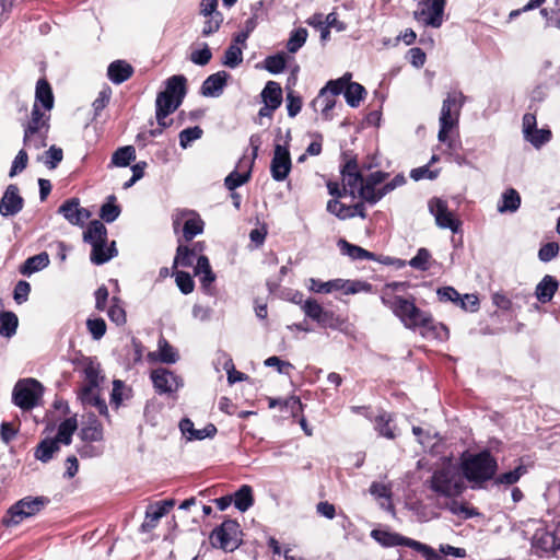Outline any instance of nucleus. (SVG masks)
Here are the masks:
<instances>
[{"label": "nucleus", "instance_id": "obj_61", "mask_svg": "<svg viewBox=\"0 0 560 560\" xmlns=\"http://www.w3.org/2000/svg\"><path fill=\"white\" fill-rule=\"evenodd\" d=\"M86 328L94 340H100L106 334L107 325L104 318L94 317L86 319Z\"/></svg>", "mask_w": 560, "mask_h": 560}, {"label": "nucleus", "instance_id": "obj_14", "mask_svg": "<svg viewBox=\"0 0 560 560\" xmlns=\"http://www.w3.org/2000/svg\"><path fill=\"white\" fill-rule=\"evenodd\" d=\"M230 77V73L224 70L210 74L202 82L200 94L205 97H219L223 93Z\"/></svg>", "mask_w": 560, "mask_h": 560}, {"label": "nucleus", "instance_id": "obj_7", "mask_svg": "<svg viewBox=\"0 0 560 560\" xmlns=\"http://www.w3.org/2000/svg\"><path fill=\"white\" fill-rule=\"evenodd\" d=\"M240 534L238 522L231 518L225 520L212 530L210 538L215 540L212 541V546L224 551H234L242 541L241 538H238Z\"/></svg>", "mask_w": 560, "mask_h": 560}, {"label": "nucleus", "instance_id": "obj_30", "mask_svg": "<svg viewBox=\"0 0 560 560\" xmlns=\"http://www.w3.org/2000/svg\"><path fill=\"white\" fill-rule=\"evenodd\" d=\"M235 509L246 512L254 504L253 488L249 485H242L232 495Z\"/></svg>", "mask_w": 560, "mask_h": 560}, {"label": "nucleus", "instance_id": "obj_24", "mask_svg": "<svg viewBox=\"0 0 560 560\" xmlns=\"http://www.w3.org/2000/svg\"><path fill=\"white\" fill-rule=\"evenodd\" d=\"M521 195L515 188L505 189L498 202V211L500 213H514L521 207Z\"/></svg>", "mask_w": 560, "mask_h": 560}, {"label": "nucleus", "instance_id": "obj_31", "mask_svg": "<svg viewBox=\"0 0 560 560\" xmlns=\"http://www.w3.org/2000/svg\"><path fill=\"white\" fill-rule=\"evenodd\" d=\"M365 95V88L362 84L353 82L350 79L343 94V97L348 106H350L351 108L359 107L360 103L364 100Z\"/></svg>", "mask_w": 560, "mask_h": 560}, {"label": "nucleus", "instance_id": "obj_59", "mask_svg": "<svg viewBox=\"0 0 560 560\" xmlns=\"http://www.w3.org/2000/svg\"><path fill=\"white\" fill-rule=\"evenodd\" d=\"M431 253L425 247H420L416 255L408 261V265L417 270L427 271L430 269L429 260Z\"/></svg>", "mask_w": 560, "mask_h": 560}, {"label": "nucleus", "instance_id": "obj_37", "mask_svg": "<svg viewBox=\"0 0 560 560\" xmlns=\"http://www.w3.org/2000/svg\"><path fill=\"white\" fill-rule=\"evenodd\" d=\"M121 209L116 203V197L109 195L106 201L101 206L100 218L106 223H113L120 215Z\"/></svg>", "mask_w": 560, "mask_h": 560}, {"label": "nucleus", "instance_id": "obj_42", "mask_svg": "<svg viewBox=\"0 0 560 560\" xmlns=\"http://www.w3.org/2000/svg\"><path fill=\"white\" fill-rule=\"evenodd\" d=\"M308 36V32L304 27H298L291 31L288 43H287V49L290 54L298 52L306 43Z\"/></svg>", "mask_w": 560, "mask_h": 560}, {"label": "nucleus", "instance_id": "obj_54", "mask_svg": "<svg viewBox=\"0 0 560 560\" xmlns=\"http://www.w3.org/2000/svg\"><path fill=\"white\" fill-rule=\"evenodd\" d=\"M202 135L203 130L199 126L183 129L178 135L180 148L187 149L194 141L199 140Z\"/></svg>", "mask_w": 560, "mask_h": 560}, {"label": "nucleus", "instance_id": "obj_27", "mask_svg": "<svg viewBox=\"0 0 560 560\" xmlns=\"http://www.w3.org/2000/svg\"><path fill=\"white\" fill-rule=\"evenodd\" d=\"M59 450L58 441L52 438H45L37 444L34 457L42 463H48Z\"/></svg>", "mask_w": 560, "mask_h": 560}, {"label": "nucleus", "instance_id": "obj_19", "mask_svg": "<svg viewBox=\"0 0 560 560\" xmlns=\"http://www.w3.org/2000/svg\"><path fill=\"white\" fill-rule=\"evenodd\" d=\"M337 246L343 256H348L352 260H375L376 254L372 253L359 245L352 244L345 238H339Z\"/></svg>", "mask_w": 560, "mask_h": 560}, {"label": "nucleus", "instance_id": "obj_18", "mask_svg": "<svg viewBox=\"0 0 560 560\" xmlns=\"http://www.w3.org/2000/svg\"><path fill=\"white\" fill-rule=\"evenodd\" d=\"M133 67L126 60L118 59L112 61L107 67V78L114 84H121L133 74Z\"/></svg>", "mask_w": 560, "mask_h": 560}, {"label": "nucleus", "instance_id": "obj_35", "mask_svg": "<svg viewBox=\"0 0 560 560\" xmlns=\"http://www.w3.org/2000/svg\"><path fill=\"white\" fill-rule=\"evenodd\" d=\"M83 372L86 384L81 389H84V395L88 396L91 394V390H94L100 386V368L90 360Z\"/></svg>", "mask_w": 560, "mask_h": 560}, {"label": "nucleus", "instance_id": "obj_3", "mask_svg": "<svg viewBox=\"0 0 560 560\" xmlns=\"http://www.w3.org/2000/svg\"><path fill=\"white\" fill-rule=\"evenodd\" d=\"M428 485L433 492L448 499H456L466 490L462 474L451 465L434 470Z\"/></svg>", "mask_w": 560, "mask_h": 560}, {"label": "nucleus", "instance_id": "obj_33", "mask_svg": "<svg viewBox=\"0 0 560 560\" xmlns=\"http://www.w3.org/2000/svg\"><path fill=\"white\" fill-rule=\"evenodd\" d=\"M19 326L18 316L11 311L0 313V336L11 338L16 334Z\"/></svg>", "mask_w": 560, "mask_h": 560}, {"label": "nucleus", "instance_id": "obj_52", "mask_svg": "<svg viewBox=\"0 0 560 560\" xmlns=\"http://www.w3.org/2000/svg\"><path fill=\"white\" fill-rule=\"evenodd\" d=\"M326 209L339 220H347L354 217L351 207L340 202L338 199L328 200Z\"/></svg>", "mask_w": 560, "mask_h": 560}, {"label": "nucleus", "instance_id": "obj_15", "mask_svg": "<svg viewBox=\"0 0 560 560\" xmlns=\"http://www.w3.org/2000/svg\"><path fill=\"white\" fill-rule=\"evenodd\" d=\"M164 85L165 88L161 92L183 104L187 94V78L184 74H174L165 80Z\"/></svg>", "mask_w": 560, "mask_h": 560}, {"label": "nucleus", "instance_id": "obj_29", "mask_svg": "<svg viewBox=\"0 0 560 560\" xmlns=\"http://www.w3.org/2000/svg\"><path fill=\"white\" fill-rule=\"evenodd\" d=\"M78 429V421L75 417H69L62 420L57 430V434L52 438L58 441V444L70 445L72 442V435Z\"/></svg>", "mask_w": 560, "mask_h": 560}, {"label": "nucleus", "instance_id": "obj_5", "mask_svg": "<svg viewBox=\"0 0 560 560\" xmlns=\"http://www.w3.org/2000/svg\"><path fill=\"white\" fill-rule=\"evenodd\" d=\"M44 395V386L36 378H22L12 390V402L22 410H32L39 405Z\"/></svg>", "mask_w": 560, "mask_h": 560}, {"label": "nucleus", "instance_id": "obj_16", "mask_svg": "<svg viewBox=\"0 0 560 560\" xmlns=\"http://www.w3.org/2000/svg\"><path fill=\"white\" fill-rule=\"evenodd\" d=\"M350 79H352V74L350 72H346L338 79L327 81L326 84L319 90L317 97L311 102V106L316 109L318 102L328 93L332 97L339 94L343 95Z\"/></svg>", "mask_w": 560, "mask_h": 560}, {"label": "nucleus", "instance_id": "obj_1", "mask_svg": "<svg viewBox=\"0 0 560 560\" xmlns=\"http://www.w3.org/2000/svg\"><path fill=\"white\" fill-rule=\"evenodd\" d=\"M458 467L463 478L471 483V489H482L485 483L495 477L499 469L498 460L489 448L477 453L464 452Z\"/></svg>", "mask_w": 560, "mask_h": 560}, {"label": "nucleus", "instance_id": "obj_23", "mask_svg": "<svg viewBox=\"0 0 560 560\" xmlns=\"http://www.w3.org/2000/svg\"><path fill=\"white\" fill-rule=\"evenodd\" d=\"M43 117L44 113L40 110L37 104H34L31 112V120L24 127L23 142L25 145H31L33 136L36 135L39 129L45 126Z\"/></svg>", "mask_w": 560, "mask_h": 560}, {"label": "nucleus", "instance_id": "obj_4", "mask_svg": "<svg viewBox=\"0 0 560 560\" xmlns=\"http://www.w3.org/2000/svg\"><path fill=\"white\" fill-rule=\"evenodd\" d=\"M465 102L466 96L460 91L450 92L443 100L439 118L438 139L440 142L446 143L450 132L458 126L460 110Z\"/></svg>", "mask_w": 560, "mask_h": 560}, {"label": "nucleus", "instance_id": "obj_53", "mask_svg": "<svg viewBox=\"0 0 560 560\" xmlns=\"http://www.w3.org/2000/svg\"><path fill=\"white\" fill-rule=\"evenodd\" d=\"M436 294L439 296V300L442 302H454L456 304H459L463 310H468V306H466L464 299H462L459 292L453 287H441L438 289Z\"/></svg>", "mask_w": 560, "mask_h": 560}, {"label": "nucleus", "instance_id": "obj_55", "mask_svg": "<svg viewBox=\"0 0 560 560\" xmlns=\"http://www.w3.org/2000/svg\"><path fill=\"white\" fill-rule=\"evenodd\" d=\"M189 59L196 66H207L212 59V51L209 45L207 43L200 44L199 48L191 51Z\"/></svg>", "mask_w": 560, "mask_h": 560}, {"label": "nucleus", "instance_id": "obj_22", "mask_svg": "<svg viewBox=\"0 0 560 560\" xmlns=\"http://www.w3.org/2000/svg\"><path fill=\"white\" fill-rule=\"evenodd\" d=\"M40 105L45 110L54 108L55 97L52 89L46 79H39L35 89V103Z\"/></svg>", "mask_w": 560, "mask_h": 560}, {"label": "nucleus", "instance_id": "obj_6", "mask_svg": "<svg viewBox=\"0 0 560 560\" xmlns=\"http://www.w3.org/2000/svg\"><path fill=\"white\" fill-rule=\"evenodd\" d=\"M49 500L44 497H26L15 502L9 508L2 518L5 527L19 525L24 518L31 517L38 513Z\"/></svg>", "mask_w": 560, "mask_h": 560}, {"label": "nucleus", "instance_id": "obj_63", "mask_svg": "<svg viewBox=\"0 0 560 560\" xmlns=\"http://www.w3.org/2000/svg\"><path fill=\"white\" fill-rule=\"evenodd\" d=\"M174 276L176 285L183 294L187 295L194 291L195 281L189 272L176 271L174 272Z\"/></svg>", "mask_w": 560, "mask_h": 560}, {"label": "nucleus", "instance_id": "obj_17", "mask_svg": "<svg viewBox=\"0 0 560 560\" xmlns=\"http://www.w3.org/2000/svg\"><path fill=\"white\" fill-rule=\"evenodd\" d=\"M91 247L90 260L96 266H102L118 255L115 241H112L110 244L107 242L92 244Z\"/></svg>", "mask_w": 560, "mask_h": 560}, {"label": "nucleus", "instance_id": "obj_58", "mask_svg": "<svg viewBox=\"0 0 560 560\" xmlns=\"http://www.w3.org/2000/svg\"><path fill=\"white\" fill-rule=\"evenodd\" d=\"M552 138L551 130L549 128H536L533 133L525 136L524 139L528 141L534 148L540 149L542 145L548 143Z\"/></svg>", "mask_w": 560, "mask_h": 560}, {"label": "nucleus", "instance_id": "obj_13", "mask_svg": "<svg viewBox=\"0 0 560 560\" xmlns=\"http://www.w3.org/2000/svg\"><path fill=\"white\" fill-rule=\"evenodd\" d=\"M24 207V199L20 195L19 187L10 184L0 200V214L2 217H13L18 214Z\"/></svg>", "mask_w": 560, "mask_h": 560}, {"label": "nucleus", "instance_id": "obj_36", "mask_svg": "<svg viewBox=\"0 0 560 560\" xmlns=\"http://www.w3.org/2000/svg\"><path fill=\"white\" fill-rule=\"evenodd\" d=\"M156 358L165 364H174L179 360V354L170 342L161 338L158 342Z\"/></svg>", "mask_w": 560, "mask_h": 560}, {"label": "nucleus", "instance_id": "obj_41", "mask_svg": "<svg viewBox=\"0 0 560 560\" xmlns=\"http://www.w3.org/2000/svg\"><path fill=\"white\" fill-rule=\"evenodd\" d=\"M130 394L131 388L126 387L124 381L114 380L113 389L109 397L110 405L118 409L121 406L124 398H129Z\"/></svg>", "mask_w": 560, "mask_h": 560}, {"label": "nucleus", "instance_id": "obj_43", "mask_svg": "<svg viewBox=\"0 0 560 560\" xmlns=\"http://www.w3.org/2000/svg\"><path fill=\"white\" fill-rule=\"evenodd\" d=\"M340 279L324 282L315 278H310L307 289L314 293H330L332 291H340Z\"/></svg>", "mask_w": 560, "mask_h": 560}, {"label": "nucleus", "instance_id": "obj_26", "mask_svg": "<svg viewBox=\"0 0 560 560\" xmlns=\"http://www.w3.org/2000/svg\"><path fill=\"white\" fill-rule=\"evenodd\" d=\"M49 262V255L46 252H42L37 255L26 258L20 268V272L30 277L31 275L45 269Z\"/></svg>", "mask_w": 560, "mask_h": 560}, {"label": "nucleus", "instance_id": "obj_11", "mask_svg": "<svg viewBox=\"0 0 560 560\" xmlns=\"http://www.w3.org/2000/svg\"><path fill=\"white\" fill-rule=\"evenodd\" d=\"M71 225L83 228L86 220L92 215L91 211L80 206V199L77 197L65 200L57 210Z\"/></svg>", "mask_w": 560, "mask_h": 560}, {"label": "nucleus", "instance_id": "obj_62", "mask_svg": "<svg viewBox=\"0 0 560 560\" xmlns=\"http://www.w3.org/2000/svg\"><path fill=\"white\" fill-rule=\"evenodd\" d=\"M408 547L420 552L425 560H442V556L436 552L431 546L420 542L415 539L408 540Z\"/></svg>", "mask_w": 560, "mask_h": 560}, {"label": "nucleus", "instance_id": "obj_64", "mask_svg": "<svg viewBox=\"0 0 560 560\" xmlns=\"http://www.w3.org/2000/svg\"><path fill=\"white\" fill-rule=\"evenodd\" d=\"M63 159V151L57 145H51L45 151L43 161L49 170H55Z\"/></svg>", "mask_w": 560, "mask_h": 560}, {"label": "nucleus", "instance_id": "obj_28", "mask_svg": "<svg viewBox=\"0 0 560 560\" xmlns=\"http://www.w3.org/2000/svg\"><path fill=\"white\" fill-rule=\"evenodd\" d=\"M261 101L264 104L272 105L273 108H279L283 101L281 85L276 81H268L262 89Z\"/></svg>", "mask_w": 560, "mask_h": 560}, {"label": "nucleus", "instance_id": "obj_40", "mask_svg": "<svg viewBox=\"0 0 560 560\" xmlns=\"http://www.w3.org/2000/svg\"><path fill=\"white\" fill-rule=\"evenodd\" d=\"M164 515L163 510H160L154 503L150 504L145 510V517L143 523L141 524L140 530L142 533H149L154 529L158 525L160 518Z\"/></svg>", "mask_w": 560, "mask_h": 560}, {"label": "nucleus", "instance_id": "obj_46", "mask_svg": "<svg viewBox=\"0 0 560 560\" xmlns=\"http://www.w3.org/2000/svg\"><path fill=\"white\" fill-rule=\"evenodd\" d=\"M196 256V249L185 245H178L176 255L173 262V268L177 266L191 267L194 265V257Z\"/></svg>", "mask_w": 560, "mask_h": 560}, {"label": "nucleus", "instance_id": "obj_20", "mask_svg": "<svg viewBox=\"0 0 560 560\" xmlns=\"http://www.w3.org/2000/svg\"><path fill=\"white\" fill-rule=\"evenodd\" d=\"M558 289L559 281L557 278L550 275H546L536 285L535 296L540 303L546 304L552 300Z\"/></svg>", "mask_w": 560, "mask_h": 560}, {"label": "nucleus", "instance_id": "obj_12", "mask_svg": "<svg viewBox=\"0 0 560 560\" xmlns=\"http://www.w3.org/2000/svg\"><path fill=\"white\" fill-rule=\"evenodd\" d=\"M446 3L447 0H425V9L415 12V19L419 20L424 16L423 23L425 26L439 28L444 21Z\"/></svg>", "mask_w": 560, "mask_h": 560}, {"label": "nucleus", "instance_id": "obj_49", "mask_svg": "<svg viewBox=\"0 0 560 560\" xmlns=\"http://www.w3.org/2000/svg\"><path fill=\"white\" fill-rule=\"evenodd\" d=\"M79 398L83 405H90L95 407L100 415L108 416V408L106 401L100 395L95 394L94 390H91V394L85 396L84 389H81Z\"/></svg>", "mask_w": 560, "mask_h": 560}, {"label": "nucleus", "instance_id": "obj_39", "mask_svg": "<svg viewBox=\"0 0 560 560\" xmlns=\"http://www.w3.org/2000/svg\"><path fill=\"white\" fill-rule=\"evenodd\" d=\"M560 84V72L550 75V78L541 84H538L530 94L532 102H544L548 96V90L551 86H557Z\"/></svg>", "mask_w": 560, "mask_h": 560}, {"label": "nucleus", "instance_id": "obj_57", "mask_svg": "<svg viewBox=\"0 0 560 560\" xmlns=\"http://www.w3.org/2000/svg\"><path fill=\"white\" fill-rule=\"evenodd\" d=\"M340 291L345 294H355L359 292H370L372 284L361 280H343L340 279Z\"/></svg>", "mask_w": 560, "mask_h": 560}, {"label": "nucleus", "instance_id": "obj_8", "mask_svg": "<svg viewBox=\"0 0 560 560\" xmlns=\"http://www.w3.org/2000/svg\"><path fill=\"white\" fill-rule=\"evenodd\" d=\"M429 212L434 217L435 224L453 233H458L462 228V222L448 209L447 202L440 198L433 197L428 202Z\"/></svg>", "mask_w": 560, "mask_h": 560}, {"label": "nucleus", "instance_id": "obj_56", "mask_svg": "<svg viewBox=\"0 0 560 560\" xmlns=\"http://www.w3.org/2000/svg\"><path fill=\"white\" fill-rule=\"evenodd\" d=\"M392 416L387 412H383L378 415L375 419V428L378 431V434L393 440L395 439L394 428L390 425Z\"/></svg>", "mask_w": 560, "mask_h": 560}, {"label": "nucleus", "instance_id": "obj_50", "mask_svg": "<svg viewBox=\"0 0 560 560\" xmlns=\"http://www.w3.org/2000/svg\"><path fill=\"white\" fill-rule=\"evenodd\" d=\"M220 358L224 359L223 369L228 373V382H229V384L233 385V384H235L237 382L244 381L247 377L246 374L235 370L233 360H232V358L228 353H225L223 351H220L219 352V359Z\"/></svg>", "mask_w": 560, "mask_h": 560}, {"label": "nucleus", "instance_id": "obj_21", "mask_svg": "<svg viewBox=\"0 0 560 560\" xmlns=\"http://www.w3.org/2000/svg\"><path fill=\"white\" fill-rule=\"evenodd\" d=\"M371 537L377 541L382 547L389 548L395 546H407L408 540L410 538L405 537L398 533L384 530V529H373L371 532Z\"/></svg>", "mask_w": 560, "mask_h": 560}, {"label": "nucleus", "instance_id": "obj_10", "mask_svg": "<svg viewBox=\"0 0 560 560\" xmlns=\"http://www.w3.org/2000/svg\"><path fill=\"white\" fill-rule=\"evenodd\" d=\"M292 168V161L288 145L275 144L273 156L270 163V174L273 180L283 182Z\"/></svg>", "mask_w": 560, "mask_h": 560}, {"label": "nucleus", "instance_id": "obj_2", "mask_svg": "<svg viewBox=\"0 0 560 560\" xmlns=\"http://www.w3.org/2000/svg\"><path fill=\"white\" fill-rule=\"evenodd\" d=\"M382 301L389 306L406 328L413 330L418 327H422L428 331H432L436 338H443L441 331L447 337L448 330L446 326L443 324H434L432 316L421 311L413 301L401 295H395L389 303H387L385 299H382Z\"/></svg>", "mask_w": 560, "mask_h": 560}, {"label": "nucleus", "instance_id": "obj_60", "mask_svg": "<svg viewBox=\"0 0 560 560\" xmlns=\"http://www.w3.org/2000/svg\"><path fill=\"white\" fill-rule=\"evenodd\" d=\"M203 18L205 21L201 28V36L203 37H209L217 33L224 21L223 14L207 15Z\"/></svg>", "mask_w": 560, "mask_h": 560}, {"label": "nucleus", "instance_id": "obj_25", "mask_svg": "<svg viewBox=\"0 0 560 560\" xmlns=\"http://www.w3.org/2000/svg\"><path fill=\"white\" fill-rule=\"evenodd\" d=\"M83 241L92 246L101 242H107V229L100 220H92L83 232Z\"/></svg>", "mask_w": 560, "mask_h": 560}, {"label": "nucleus", "instance_id": "obj_9", "mask_svg": "<svg viewBox=\"0 0 560 560\" xmlns=\"http://www.w3.org/2000/svg\"><path fill=\"white\" fill-rule=\"evenodd\" d=\"M150 378L159 395L173 394L184 387V380L166 368L154 369Z\"/></svg>", "mask_w": 560, "mask_h": 560}, {"label": "nucleus", "instance_id": "obj_47", "mask_svg": "<svg viewBox=\"0 0 560 560\" xmlns=\"http://www.w3.org/2000/svg\"><path fill=\"white\" fill-rule=\"evenodd\" d=\"M80 438L83 442H98L103 439L102 425L94 419L80 430Z\"/></svg>", "mask_w": 560, "mask_h": 560}, {"label": "nucleus", "instance_id": "obj_38", "mask_svg": "<svg viewBox=\"0 0 560 560\" xmlns=\"http://www.w3.org/2000/svg\"><path fill=\"white\" fill-rule=\"evenodd\" d=\"M180 103L166 96L164 93L159 92L155 100V114H160V117H167L173 114L180 106Z\"/></svg>", "mask_w": 560, "mask_h": 560}, {"label": "nucleus", "instance_id": "obj_34", "mask_svg": "<svg viewBox=\"0 0 560 560\" xmlns=\"http://www.w3.org/2000/svg\"><path fill=\"white\" fill-rule=\"evenodd\" d=\"M525 474H527V467L523 464H520L512 470L502 472L498 476L495 475L492 480L495 486H512L515 485Z\"/></svg>", "mask_w": 560, "mask_h": 560}, {"label": "nucleus", "instance_id": "obj_45", "mask_svg": "<svg viewBox=\"0 0 560 560\" xmlns=\"http://www.w3.org/2000/svg\"><path fill=\"white\" fill-rule=\"evenodd\" d=\"M224 67L235 69L243 62V49L236 45H230L225 50L222 58Z\"/></svg>", "mask_w": 560, "mask_h": 560}, {"label": "nucleus", "instance_id": "obj_44", "mask_svg": "<svg viewBox=\"0 0 560 560\" xmlns=\"http://www.w3.org/2000/svg\"><path fill=\"white\" fill-rule=\"evenodd\" d=\"M253 162H250L247 172L240 173L236 170L232 171L224 179V185L230 191L243 186L250 179Z\"/></svg>", "mask_w": 560, "mask_h": 560}, {"label": "nucleus", "instance_id": "obj_48", "mask_svg": "<svg viewBox=\"0 0 560 560\" xmlns=\"http://www.w3.org/2000/svg\"><path fill=\"white\" fill-rule=\"evenodd\" d=\"M205 223L199 215L187 219L183 226V236L189 242L203 232Z\"/></svg>", "mask_w": 560, "mask_h": 560}, {"label": "nucleus", "instance_id": "obj_51", "mask_svg": "<svg viewBox=\"0 0 560 560\" xmlns=\"http://www.w3.org/2000/svg\"><path fill=\"white\" fill-rule=\"evenodd\" d=\"M287 67V57L284 54L279 52L266 57L265 69L271 74H280Z\"/></svg>", "mask_w": 560, "mask_h": 560}, {"label": "nucleus", "instance_id": "obj_32", "mask_svg": "<svg viewBox=\"0 0 560 560\" xmlns=\"http://www.w3.org/2000/svg\"><path fill=\"white\" fill-rule=\"evenodd\" d=\"M136 160V149L132 145H124L116 149L112 155L109 166L127 167Z\"/></svg>", "mask_w": 560, "mask_h": 560}]
</instances>
